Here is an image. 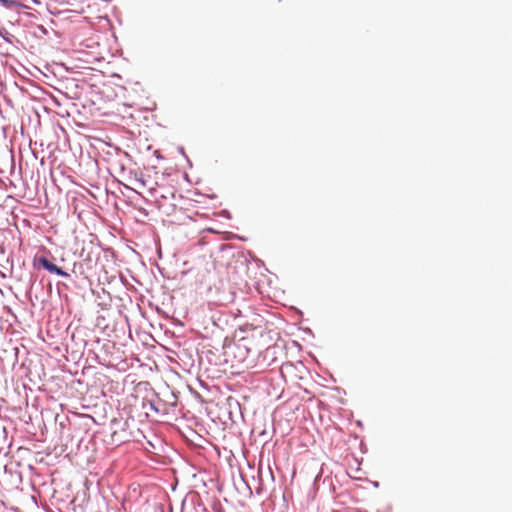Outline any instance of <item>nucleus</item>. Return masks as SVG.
<instances>
[{"mask_svg": "<svg viewBox=\"0 0 512 512\" xmlns=\"http://www.w3.org/2000/svg\"><path fill=\"white\" fill-rule=\"evenodd\" d=\"M257 481L258 485L255 487V492L257 495L268 493L274 489V475L270 466H259Z\"/></svg>", "mask_w": 512, "mask_h": 512, "instance_id": "1", "label": "nucleus"}, {"mask_svg": "<svg viewBox=\"0 0 512 512\" xmlns=\"http://www.w3.org/2000/svg\"><path fill=\"white\" fill-rule=\"evenodd\" d=\"M147 405L149 406V408H150L151 410H153V411H155V412H158V411H159V410H158V408H157V406L155 405V403H154L153 401H149V402H148L147 404H145L144 406L146 407Z\"/></svg>", "mask_w": 512, "mask_h": 512, "instance_id": "4", "label": "nucleus"}, {"mask_svg": "<svg viewBox=\"0 0 512 512\" xmlns=\"http://www.w3.org/2000/svg\"><path fill=\"white\" fill-rule=\"evenodd\" d=\"M34 266H38L49 272L50 274H55L57 276L63 278H69L70 274L63 270L61 267L57 266L53 261H51L46 256H35L34 257Z\"/></svg>", "mask_w": 512, "mask_h": 512, "instance_id": "2", "label": "nucleus"}, {"mask_svg": "<svg viewBox=\"0 0 512 512\" xmlns=\"http://www.w3.org/2000/svg\"><path fill=\"white\" fill-rule=\"evenodd\" d=\"M0 4L7 9H13L18 5L15 0H0Z\"/></svg>", "mask_w": 512, "mask_h": 512, "instance_id": "3", "label": "nucleus"}]
</instances>
